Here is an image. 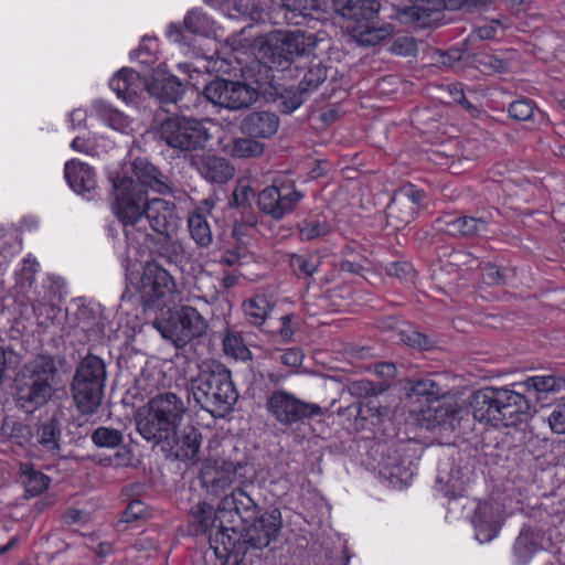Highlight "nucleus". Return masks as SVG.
Wrapping results in <instances>:
<instances>
[{
  "label": "nucleus",
  "mask_w": 565,
  "mask_h": 565,
  "mask_svg": "<svg viewBox=\"0 0 565 565\" xmlns=\"http://www.w3.org/2000/svg\"><path fill=\"white\" fill-rule=\"evenodd\" d=\"M186 406L175 393L166 392L153 396L145 412H139L136 427L140 436L156 445L169 441L175 435Z\"/></svg>",
  "instance_id": "39448f33"
},
{
  "label": "nucleus",
  "mask_w": 565,
  "mask_h": 565,
  "mask_svg": "<svg viewBox=\"0 0 565 565\" xmlns=\"http://www.w3.org/2000/svg\"><path fill=\"white\" fill-rule=\"evenodd\" d=\"M106 365L93 354L86 355L77 366L72 391L78 411L85 415L95 414L104 397Z\"/></svg>",
  "instance_id": "423d86ee"
},
{
  "label": "nucleus",
  "mask_w": 565,
  "mask_h": 565,
  "mask_svg": "<svg viewBox=\"0 0 565 565\" xmlns=\"http://www.w3.org/2000/svg\"><path fill=\"white\" fill-rule=\"evenodd\" d=\"M204 96L216 106L238 110L255 103L258 93L245 83L217 78L205 86Z\"/></svg>",
  "instance_id": "ddd939ff"
},
{
  "label": "nucleus",
  "mask_w": 565,
  "mask_h": 565,
  "mask_svg": "<svg viewBox=\"0 0 565 565\" xmlns=\"http://www.w3.org/2000/svg\"><path fill=\"white\" fill-rule=\"evenodd\" d=\"M282 7L294 15H307L317 9V0H281Z\"/></svg>",
  "instance_id": "6e6d98bb"
},
{
  "label": "nucleus",
  "mask_w": 565,
  "mask_h": 565,
  "mask_svg": "<svg viewBox=\"0 0 565 565\" xmlns=\"http://www.w3.org/2000/svg\"><path fill=\"white\" fill-rule=\"evenodd\" d=\"M147 79L131 68H121L109 81V87L119 98L129 100L146 89Z\"/></svg>",
  "instance_id": "c756f323"
},
{
  "label": "nucleus",
  "mask_w": 565,
  "mask_h": 565,
  "mask_svg": "<svg viewBox=\"0 0 565 565\" xmlns=\"http://www.w3.org/2000/svg\"><path fill=\"white\" fill-rule=\"evenodd\" d=\"M164 443L170 447L175 458L191 460L195 459L199 455L202 436L199 428L193 425H186L179 434L175 431L172 439Z\"/></svg>",
  "instance_id": "393cba45"
},
{
  "label": "nucleus",
  "mask_w": 565,
  "mask_h": 565,
  "mask_svg": "<svg viewBox=\"0 0 565 565\" xmlns=\"http://www.w3.org/2000/svg\"><path fill=\"white\" fill-rule=\"evenodd\" d=\"M535 113V105L527 98L514 100L509 106V115L516 120H531Z\"/></svg>",
  "instance_id": "3c124183"
},
{
  "label": "nucleus",
  "mask_w": 565,
  "mask_h": 565,
  "mask_svg": "<svg viewBox=\"0 0 565 565\" xmlns=\"http://www.w3.org/2000/svg\"><path fill=\"white\" fill-rule=\"evenodd\" d=\"M351 395L359 398L374 397L382 393L383 388L372 381L359 380L351 383L349 386Z\"/></svg>",
  "instance_id": "864d4df0"
},
{
  "label": "nucleus",
  "mask_w": 565,
  "mask_h": 565,
  "mask_svg": "<svg viewBox=\"0 0 565 565\" xmlns=\"http://www.w3.org/2000/svg\"><path fill=\"white\" fill-rule=\"evenodd\" d=\"M20 471L28 497H36L49 488L50 478L40 471H35L30 463H22Z\"/></svg>",
  "instance_id": "ea45409f"
},
{
  "label": "nucleus",
  "mask_w": 565,
  "mask_h": 565,
  "mask_svg": "<svg viewBox=\"0 0 565 565\" xmlns=\"http://www.w3.org/2000/svg\"><path fill=\"white\" fill-rule=\"evenodd\" d=\"M256 508L254 499L241 487L222 498L220 502V513L235 512L243 520L252 519Z\"/></svg>",
  "instance_id": "f704fd0d"
},
{
  "label": "nucleus",
  "mask_w": 565,
  "mask_h": 565,
  "mask_svg": "<svg viewBox=\"0 0 565 565\" xmlns=\"http://www.w3.org/2000/svg\"><path fill=\"white\" fill-rule=\"evenodd\" d=\"M478 62L486 71L494 73H504L508 71V62L493 54L480 55Z\"/></svg>",
  "instance_id": "13d9d810"
},
{
  "label": "nucleus",
  "mask_w": 565,
  "mask_h": 565,
  "mask_svg": "<svg viewBox=\"0 0 565 565\" xmlns=\"http://www.w3.org/2000/svg\"><path fill=\"white\" fill-rule=\"evenodd\" d=\"M289 265L299 278L311 277L320 267L321 259L318 255H298L292 254L289 258Z\"/></svg>",
  "instance_id": "79ce46f5"
},
{
  "label": "nucleus",
  "mask_w": 565,
  "mask_h": 565,
  "mask_svg": "<svg viewBox=\"0 0 565 565\" xmlns=\"http://www.w3.org/2000/svg\"><path fill=\"white\" fill-rule=\"evenodd\" d=\"M147 227L160 235L173 234L180 225V217L173 202L164 199H148L146 206Z\"/></svg>",
  "instance_id": "dca6fc26"
},
{
  "label": "nucleus",
  "mask_w": 565,
  "mask_h": 565,
  "mask_svg": "<svg viewBox=\"0 0 565 565\" xmlns=\"http://www.w3.org/2000/svg\"><path fill=\"white\" fill-rule=\"evenodd\" d=\"M163 239L159 246V254L170 264H177L185 258V249L181 242L171 235H162Z\"/></svg>",
  "instance_id": "09e8293b"
},
{
  "label": "nucleus",
  "mask_w": 565,
  "mask_h": 565,
  "mask_svg": "<svg viewBox=\"0 0 565 565\" xmlns=\"http://www.w3.org/2000/svg\"><path fill=\"white\" fill-rule=\"evenodd\" d=\"M146 90L160 103H177L183 93V85L174 75L156 73L147 81Z\"/></svg>",
  "instance_id": "a878e982"
},
{
  "label": "nucleus",
  "mask_w": 565,
  "mask_h": 565,
  "mask_svg": "<svg viewBox=\"0 0 565 565\" xmlns=\"http://www.w3.org/2000/svg\"><path fill=\"white\" fill-rule=\"evenodd\" d=\"M53 385L39 381L26 380L17 393L20 407L26 413H33L44 406L53 396Z\"/></svg>",
  "instance_id": "5701e85b"
},
{
  "label": "nucleus",
  "mask_w": 565,
  "mask_h": 565,
  "mask_svg": "<svg viewBox=\"0 0 565 565\" xmlns=\"http://www.w3.org/2000/svg\"><path fill=\"white\" fill-rule=\"evenodd\" d=\"M224 352L236 360H250L252 352L246 347L241 333L227 331L223 338Z\"/></svg>",
  "instance_id": "37998d69"
},
{
  "label": "nucleus",
  "mask_w": 565,
  "mask_h": 565,
  "mask_svg": "<svg viewBox=\"0 0 565 565\" xmlns=\"http://www.w3.org/2000/svg\"><path fill=\"white\" fill-rule=\"evenodd\" d=\"M299 238L302 242H311L322 238L332 232V224L322 213L312 214L302 220L298 225Z\"/></svg>",
  "instance_id": "4c0bfd02"
},
{
  "label": "nucleus",
  "mask_w": 565,
  "mask_h": 565,
  "mask_svg": "<svg viewBox=\"0 0 565 565\" xmlns=\"http://www.w3.org/2000/svg\"><path fill=\"white\" fill-rule=\"evenodd\" d=\"M458 413L457 403L446 397L445 394L437 399L427 403V407L422 411L423 420L426 422L428 429L436 426L450 425Z\"/></svg>",
  "instance_id": "c85d7f7f"
},
{
  "label": "nucleus",
  "mask_w": 565,
  "mask_h": 565,
  "mask_svg": "<svg viewBox=\"0 0 565 565\" xmlns=\"http://www.w3.org/2000/svg\"><path fill=\"white\" fill-rule=\"evenodd\" d=\"M57 375V365L53 356L41 354L24 365V377L53 385Z\"/></svg>",
  "instance_id": "c9c22d12"
},
{
  "label": "nucleus",
  "mask_w": 565,
  "mask_h": 565,
  "mask_svg": "<svg viewBox=\"0 0 565 565\" xmlns=\"http://www.w3.org/2000/svg\"><path fill=\"white\" fill-rule=\"evenodd\" d=\"M94 108L98 116L108 122L114 129H120L124 126L125 117L121 113L113 109L108 104L104 102H95Z\"/></svg>",
  "instance_id": "8fccbe9b"
},
{
  "label": "nucleus",
  "mask_w": 565,
  "mask_h": 565,
  "mask_svg": "<svg viewBox=\"0 0 565 565\" xmlns=\"http://www.w3.org/2000/svg\"><path fill=\"white\" fill-rule=\"evenodd\" d=\"M317 46L318 39L312 33L276 31L266 38L259 52L270 68L287 71L291 77L299 78L298 90L308 95L327 78V70L320 63L300 64L303 57L313 54Z\"/></svg>",
  "instance_id": "f03ea898"
},
{
  "label": "nucleus",
  "mask_w": 565,
  "mask_h": 565,
  "mask_svg": "<svg viewBox=\"0 0 565 565\" xmlns=\"http://www.w3.org/2000/svg\"><path fill=\"white\" fill-rule=\"evenodd\" d=\"M541 548L540 533L531 527H523L512 547L514 565H527Z\"/></svg>",
  "instance_id": "2f4dec72"
},
{
  "label": "nucleus",
  "mask_w": 565,
  "mask_h": 565,
  "mask_svg": "<svg viewBox=\"0 0 565 565\" xmlns=\"http://www.w3.org/2000/svg\"><path fill=\"white\" fill-rule=\"evenodd\" d=\"M93 444L99 448H116L122 440V433L115 428L98 427L90 436Z\"/></svg>",
  "instance_id": "de8ad7c7"
},
{
  "label": "nucleus",
  "mask_w": 565,
  "mask_h": 565,
  "mask_svg": "<svg viewBox=\"0 0 565 565\" xmlns=\"http://www.w3.org/2000/svg\"><path fill=\"white\" fill-rule=\"evenodd\" d=\"M154 327L162 338L181 349L192 340L202 337L207 329V323L196 309L182 306L171 311L168 318L157 321Z\"/></svg>",
  "instance_id": "6e6552de"
},
{
  "label": "nucleus",
  "mask_w": 565,
  "mask_h": 565,
  "mask_svg": "<svg viewBox=\"0 0 565 565\" xmlns=\"http://www.w3.org/2000/svg\"><path fill=\"white\" fill-rule=\"evenodd\" d=\"M74 333L82 342H98L105 334L106 321L96 308L82 306L75 313Z\"/></svg>",
  "instance_id": "6ab92c4d"
},
{
  "label": "nucleus",
  "mask_w": 565,
  "mask_h": 565,
  "mask_svg": "<svg viewBox=\"0 0 565 565\" xmlns=\"http://www.w3.org/2000/svg\"><path fill=\"white\" fill-rule=\"evenodd\" d=\"M282 525L281 514L278 509H273L259 515L247 527L243 536L244 544L249 548L263 550L275 542Z\"/></svg>",
  "instance_id": "4468645a"
},
{
  "label": "nucleus",
  "mask_w": 565,
  "mask_h": 565,
  "mask_svg": "<svg viewBox=\"0 0 565 565\" xmlns=\"http://www.w3.org/2000/svg\"><path fill=\"white\" fill-rule=\"evenodd\" d=\"M265 146L253 138H238L234 140L231 153L235 158L247 159L263 154Z\"/></svg>",
  "instance_id": "a18cd8bd"
},
{
  "label": "nucleus",
  "mask_w": 565,
  "mask_h": 565,
  "mask_svg": "<svg viewBox=\"0 0 565 565\" xmlns=\"http://www.w3.org/2000/svg\"><path fill=\"white\" fill-rule=\"evenodd\" d=\"M444 7L443 0H412L409 6L396 10V17L402 23L427 28L441 19Z\"/></svg>",
  "instance_id": "f3484780"
},
{
  "label": "nucleus",
  "mask_w": 565,
  "mask_h": 565,
  "mask_svg": "<svg viewBox=\"0 0 565 565\" xmlns=\"http://www.w3.org/2000/svg\"><path fill=\"white\" fill-rule=\"evenodd\" d=\"M361 413L366 418H372L373 424H380L385 419H391V409L386 406H382L376 399H370L361 407Z\"/></svg>",
  "instance_id": "603ef678"
},
{
  "label": "nucleus",
  "mask_w": 565,
  "mask_h": 565,
  "mask_svg": "<svg viewBox=\"0 0 565 565\" xmlns=\"http://www.w3.org/2000/svg\"><path fill=\"white\" fill-rule=\"evenodd\" d=\"M134 452L127 447H121L113 456L111 462L116 467H129L134 463Z\"/></svg>",
  "instance_id": "0e129e2a"
},
{
  "label": "nucleus",
  "mask_w": 565,
  "mask_h": 565,
  "mask_svg": "<svg viewBox=\"0 0 565 565\" xmlns=\"http://www.w3.org/2000/svg\"><path fill=\"white\" fill-rule=\"evenodd\" d=\"M482 280L488 286H502L507 284V275L493 264H487L482 268Z\"/></svg>",
  "instance_id": "4d7b16f0"
},
{
  "label": "nucleus",
  "mask_w": 565,
  "mask_h": 565,
  "mask_svg": "<svg viewBox=\"0 0 565 565\" xmlns=\"http://www.w3.org/2000/svg\"><path fill=\"white\" fill-rule=\"evenodd\" d=\"M409 392L411 395L425 397L427 403L445 394L443 387L431 379H419L411 382Z\"/></svg>",
  "instance_id": "49530a36"
},
{
  "label": "nucleus",
  "mask_w": 565,
  "mask_h": 565,
  "mask_svg": "<svg viewBox=\"0 0 565 565\" xmlns=\"http://www.w3.org/2000/svg\"><path fill=\"white\" fill-rule=\"evenodd\" d=\"M193 514L199 522V529L202 532H209L213 529H217L214 535L215 543H222L224 545V550L228 551L231 548V536L227 534L230 531L228 527L222 526V524H217V518L214 516V509L212 505L201 502L198 503L193 508Z\"/></svg>",
  "instance_id": "473e14b6"
},
{
  "label": "nucleus",
  "mask_w": 565,
  "mask_h": 565,
  "mask_svg": "<svg viewBox=\"0 0 565 565\" xmlns=\"http://www.w3.org/2000/svg\"><path fill=\"white\" fill-rule=\"evenodd\" d=\"M437 228L455 237L483 236L488 233L489 220L468 215H444L436 220Z\"/></svg>",
  "instance_id": "a211bd4d"
},
{
  "label": "nucleus",
  "mask_w": 565,
  "mask_h": 565,
  "mask_svg": "<svg viewBox=\"0 0 565 565\" xmlns=\"http://www.w3.org/2000/svg\"><path fill=\"white\" fill-rule=\"evenodd\" d=\"M64 175L74 192L87 199L93 198L96 189V173L89 164L72 159L65 163Z\"/></svg>",
  "instance_id": "aec40b11"
},
{
  "label": "nucleus",
  "mask_w": 565,
  "mask_h": 565,
  "mask_svg": "<svg viewBox=\"0 0 565 565\" xmlns=\"http://www.w3.org/2000/svg\"><path fill=\"white\" fill-rule=\"evenodd\" d=\"M137 292L146 309H160L167 306L177 292V284L171 274L157 262H146L142 266Z\"/></svg>",
  "instance_id": "1a4fd4ad"
},
{
  "label": "nucleus",
  "mask_w": 565,
  "mask_h": 565,
  "mask_svg": "<svg viewBox=\"0 0 565 565\" xmlns=\"http://www.w3.org/2000/svg\"><path fill=\"white\" fill-rule=\"evenodd\" d=\"M245 256L246 252L243 247L226 249L222 253L220 263L225 266H234L239 264Z\"/></svg>",
  "instance_id": "680f3d73"
},
{
  "label": "nucleus",
  "mask_w": 565,
  "mask_h": 565,
  "mask_svg": "<svg viewBox=\"0 0 565 565\" xmlns=\"http://www.w3.org/2000/svg\"><path fill=\"white\" fill-rule=\"evenodd\" d=\"M35 440L41 449L51 457L61 455L62 424L56 417L40 423L35 430Z\"/></svg>",
  "instance_id": "7c9ffc66"
},
{
  "label": "nucleus",
  "mask_w": 565,
  "mask_h": 565,
  "mask_svg": "<svg viewBox=\"0 0 565 565\" xmlns=\"http://www.w3.org/2000/svg\"><path fill=\"white\" fill-rule=\"evenodd\" d=\"M303 102H305V94H301L298 90V93L285 98L281 102L280 109L285 114H291L292 111L298 109L303 104Z\"/></svg>",
  "instance_id": "69168bd1"
},
{
  "label": "nucleus",
  "mask_w": 565,
  "mask_h": 565,
  "mask_svg": "<svg viewBox=\"0 0 565 565\" xmlns=\"http://www.w3.org/2000/svg\"><path fill=\"white\" fill-rule=\"evenodd\" d=\"M401 341L407 344L412 348H417L420 350H428L433 342L429 340V338L417 330L408 329L403 330L399 333Z\"/></svg>",
  "instance_id": "5fc2aeb1"
},
{
  "label": "nucleus",
  "mask_w": 565,
  "mask_h": 565,
  "mask_svg": "<svg viewBox=\"0 0 565 565\" xmlns=\"http://www.w3.org/2000/svg\"><path fill=\"white\" fill-rule=\"evenodd\" d=\"M145 516H147V509L145 503L140 500H132L122 515L125 522H131Z\"/></svg>",
  "instance_id": "052dcab7"
},
{
  "label": "nucleus",
  "mask_w": 565,
  "mask_h": 565,
  "mask_svg": "<svg viewBox=\"0 0 565 565\" xmlns=\"http://www.w3.org/2000/svg\"><path fill=\"white\" fill-rule=\"evenodd\" d=\"M57 292L52 281L42 285V291L32 301L33 312L40 324H46L55 317Z\"/></svg>",
  "instance_id": "e433bc0d"
},
{
  "label": "nucleus",
  "mask_w": 565,
  "mask_h": 565,
  "mask_svg": "<svg viewBox=\"0 0 565 565\" xmlns=\"http://www.w3.org/2000/svg\"><path fill=\"white\" fill-rule=\"evenodd\" d=\"M156 137L167 146L181 151L203 148L209 140L203 124L184 116H172L162 120L156 129Z\"/></svg>",
  "instance_id": "0eeeda50"
},
{
  "label": "nucleus",
  "mask_w": 565,
  "mask_h": 565,
  "mask_svg": "<svg viewBox=\"0 0 565 565\" xmlns=\"http://www.w3.org/2000/svg\"><path fill=\"white\" fill-rule=\"evenodd\" d=\"M132 172L134 177L131 178L138 185V189H142L146 192L150 189L159 194L171 192L169 179L146 159L137 158L132 162Z\"/></svg>",
  "instance_id": "412c9836"
},
{
  "label": "nucleus",
  "mask_w": 565,
  "mask_h": 565,
  "mask_svg": "<svg viewBox=\"0 0 565 565\" xmlns=\"http://www.w3.org/2000/svg\"><path fill=\"white\" fill-rule=\"evenodd\" d=\"M111 182V212L122 227L128 246L137 248L150 236L145 217L147 192L138 189L134 179L127 175H117Z\"/></svg>",
  "instance_id": "7ed1b4c3"
},
{
  "label": "nucleus",
  "mask_w": 565,
  "mask_h": 565,
  "mask_svg": "<svg viewBox=\"0 0 565 565\" xmlns=\"http://www.w3.org/2000/svg\"><path fill=\"white\" fill-rule=\"evenodd\" d=\"M350 32L358 43L373 46L390 36L393 32L391 24L374 26L370 21L350 26Z\"/></svg>",
  "instance_id": "58836bf2"
},
{
  "label": "nucleus",
  "mask_w": 565,
  "mask_h": 565,
  "mask_svg": "<svg viewBox=\"0 0 565 565\" xmlns=\"http://www.w3.org/2000/svg\"><path fill=\"white\" fill-rule=\"evenodd\" d=\"M565 390L563 376L535 375L503 387H483L470 402L473 418L492 427H512L523 423L532 405L524 392L559 393Z\"/></svg>",
  "instance_id": "f257e3e1"
},
{
  "label": "nucleus",
  "mask_w": 565,
  "mask_h": 565,
  "mask_svg": "<svg viewBox=\"0 0 565 565\" xmlns=\"http://www.w3.org/2000/svg\"><path fill=\"white\" fill-rule=\"evenodd\" d=\"M413 271V267L407 263H392L387 267V273L392 276H396L398 278H406Z\"/></svg>",
  "instance_id": "338daca9"
},
{
  "label": "nucleus",
  "mask_w": 565,
  "mask_h": 565,
  "mask_svg": "<svg viewBox=\"0 0 565 565\" xmlns=\"http://www.w3.org/2000/svg\"><path fill=\"white\" fill-rule=\"evenodd\" d=\"M269 302L264 296H256L243 302V310L248 321L254 326H260L269 313Z\"/></svg>",
  "instance_id": "a19ab883"
},
{
  "label": "nucleus",
  "mask_w": 565,
  "mask_h": 565,
  "mask_svg": "<svg viewBox=\"0 0 565 565\" xmlns=\"http://www.w3.org/2000/svg\"><path fill=\"white\" fill-rule=\"evenodd\" d=\"M279 127V118L270 111H253L241 121V131L253 138H269Z\"/></svg>",
  "instance_id": "bb28decb"
},
{
  "label": "nucleus",
  "mask_w": 565,
  "mask_h": 565,
  "mask_svg": "<svg viewBox=\"0 0 565 565\" xmlns=\"http://www.w3.org/2000/svg\"><path fill=\"white\" fill-rule=\"evenodd\" d=\"M551 429L556 434H565V403L557 405L548 416Z\"/></svg>",
  "instance_id": "bf43d9fd"
},
{
  "label": "nucleus",
  "mask_w": 565,
  "mask_h": 565,
  "mask_svg": "<svg viewBox=\"0 0 565 565\" xmlns=\"http://www.w3.org/2000/svg\"><path fill=\"white\" fill-rule=\"evenodd\" d=\"M425 199V192L413 184L399 188L388 205L387 216L396 220V227L411 223L417 215Z\"/></svg>",
  "instance_id": "2eb2a0df"
},
{
  "label": "nucleus",
  "mask_w": 565,
  "mask_h": 565,
  "mask_svg": "<svg viewBox=\"0 0 565 565\" xmlns=\"http://www.w3.org/2000/svg\"><path fill=\"white\" fill-rule=\"evenodd\" d=\"M38 268L39 263L35 258L28 256L23 259L22 274L24 275V278L30 282L34 280V276L38 271Z\"/></svg>",
  "instance_id": "774afa93"
},
{
  "label": "nucleus",
  "mask_w": 565,
  "mask_h": 565,
  "mask_svg": "<svg viewBox=\"0 0 565 565\" xmlns=\"http://www.w3.org/2000/svg\"><path fill=\"white\" fill-rule=\"evenodd\" d=\"M183 24L189 32L200 35H209L214 26L213 20L199 9L188 12Z\"/></svg>",
  "instance_id": "c03bdc74"
},
{
  "label": "nucleus",
  "mask_w": 565,
  "mask_h": 565,
  "mask_svg": "<svg viewBox=\"0 0 565 565\" xmlns=\"http://www.w3.org/2000/svg\"><path fill=\"white\" fill-rule=\"evenodd\" d=\"M303 353L301 350L291 348L280 355V362L290 367H297L302 363Z\"/></svg>",
  "instance_id": "e2e57ef3"
},
{
  "label": "nucleus",
  "mask_w": 565,
  "mask_h": 565,
  "mask_svg": "<svg viewBox=\"0 0 565 565\" xmlns=\"http://www.w3.org/2000/svg\"><path fill=\"white\" fill-rule=\"evenodd\" d=\"M189 396L214 417L230 413L237 402L238 393L231 372L220 363L204 364L189 385Z\"/></svg>",
  "instance_id": "20e7f679"
},
{
  "label": "nucleus",
  "mask_w": 565,
  "mask_h": 565,
  "mask_svg": "<svg viewBox=\"0 0 565 565\" xmlns=\"http://www.w3.org/2000/svg\"><path fill=\"white\" fill-rule=\"evenodd\" d=\"M332 6L338 14L356 24L371 21L381 7L376 0H332Z\"/></svg>",
  "instance_id": "cd10ccee"
},
{
  "label": "nucleus",
  "mask_w": 565,
  "mask_h": 565,
  "mask_svg": "<svg viewBox=\"0 0 565 565\" xmlns=\"http://www.w3.org/2000/svg\"><path fill=\"white\" fill-rule=\"evenodd\" d=\"M200 175L211 183L223 184L234 177V168L225 158L203 154L193 159Z\"/></svg>",
  "instance_id": "b1692460"
},
{
  "label": "nucleus",
  "mask_w": 565,
  "mask_h": 565,
  "mask_svg": "<svg viewBox=\"0 0 565 565\" xmlns=\"http://www.w3.org/2000/svg\"><path fill=\"white\" fill-rule=\"evenodd\" d=\"M212 207L213 204L205 200L203 206L195 210L188 218L190 235L200 247H207L213 241L212 231L205 215L211 213Z\"/></svg>",
  "instance_id": "72a5a7b5"
},
{
  "label": "nucleus",
  "mask_w": 565,
  "mask_h": 565,
  "mask_svg": "<svg viewBox=\"0 0 565 565\" xmlns=\"http://www.w3.org/2000/svg\"><path fill=\"white\" fill-rule=\"evenodd\" d=\"M303 196L292 181L276 180L258 193L257 206L267 216L279 221L292 213Z\"/></svg>",
  "instance_id": "f8f14e48"
},
{
  "label": "nucleus",
  "mask_w": 565,
  "mask_h": 565,
  "mask_svg": "<svg viewBox=\"0 0 565 565\" xmlns=\"http://www.w3.org/2000/svg\"><path fill=\"white\" fill-rule=\"evenodd\" d=\"M247 462L232 461L223 458L209 459L202 466L200 479L202 487L213 495H221L235 481L241 484L252 478Z\"/></svg>",
  "instance_id": "9d476101"
},
{
  "label": "nucleus",
  "mask_w": 565,
  "mask_h": 565,
  "mask_svg": "<svg viewBox=\"0 0 565 565\" xmlns=\"http://www.w3.org/2000/svg\"><path fill=\"white\" fill-rule=\"evenodd\" d=\"M472 524L476 532V539L480 543H487L493 540L502 526V518L498 510L489 503H480L475 510Z\"/></svg>",
  "instance_id": "4be33fe9"
},
{
  "label": "nucleus",
  "mask_w": 565,
  "mask_h": 565,
  "mask_svg": "<svg viewBox=\"0 0 565 565\" xmlns=\"http://www.w3.org/2000/svg\"><path fill=\"white\" fill-rule=\"evenodd\" d=\"M265 408L282 426H292L322 415L321 406L305 402L285 390H277L268 395Z\"/></svg>",
  "instance_id": "9b49d317"
}]
</instances>
